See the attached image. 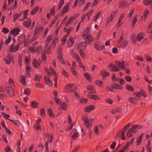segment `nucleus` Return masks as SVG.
<instances>
[{
  "mask_svg": "<svg viewBox=\"0 0 152 152\" xmlns=\"http://www.w3.org/2000/svg\"><path fill=\"white\" fill-rule=\"evenodd\" d=\"M137 131L138 129L137 126L133 125L132 127L128 130L127 133V135L128 137H130L132 136V134H135Z\"/></svg>",
  "mask_w": 152,
  "mask_h": 152,
  "instance_id": "f257e3e1",
  "label": "nucleus"
},
{
  "mask_svg": "<svg viewBox=\"0 0 152 152\" xmlns=\"http://www.w3.org/2000/svg\"><path fill=\"white\" fill-rule=\"evenodd\" d=\"M117 12V11L113 12L111 13V15L107 18L106 22V25H108L109 23L112 21L113 18L116 16Z\"/></svg>",
  "mask_w": 152,
  "mask_h": 152,
  "instance_id": "f03ea898",
  "label": "nucleus"
},
{
  "mask_svg": "<svg viewBox=\"0 0 152 152\" xmlns=\"http://www.w3.org/2000/svg\"><path fill=\"white\" fill-rule=\"evenodd\" d=\"M84 124L88 128L91 127V119L87 117H85L83 118Z\"/></svg>",
  "mask_w": 152,
  "mask_h": 152,
  "instance_id": "7ed1b4c3",
  "label": "nucleus"
},
{
  "mask_svg": "<svg viewBox=\"0 0 152 152\" xmlns=\"http://www.w3.org/2000/svg\"><path fill=\"white\" fill-rule=\"evenodd\" d=\"M42 29V28L41 27H38L36 28L34 32V37L32 39V41H33L37 39V38L38 36L37 34L39 32V31H41Z\"/></svg>",
  "mask_w": 152,
  "mask_h": 152,
  "instance_id": "20e7f679",
  "label": "nucleus"
},
{
  "mask_svg": "<svg viewBox=\"0 0 152 152\" xmlns=\"http://www.w3.org/2000/svg\"><path fill=\"white\" fill-rule=\"evenodd\" d=\"M6 89L7 91V93L9 94L10 96H13L14 95L15 93L13 89L9 86H7L6 88Z\"/></svg>",
  "mask_w": 152,
  "mask_h": 152,
  "instance_id": "39448f33",
  "label": "nucleus"
},
{
  "mask_svg": "<svg viewBox=\"0 0 152 152\" xmlns=\"http://www.w3.org/2000/svg\"><path fill=\"white\" fill-rule=\"evenodd\" d=\"M66 88L67 91H74L76 89L75 86L73 84H68L66 86Z\"/></svg>",
  "mask_w": 152,
  "mask_h": 152,
  "instance_id": "423d86ee",
  "label": "nucleus"
},
{
  "mask_svg": "<svg viewBox=\"0 0 152 152\" xmlns=\"http://www.w3.org/2000/svg\"><path fill=\"white\" fill-rule=\"evenodd\" d=\"M88 93H95L96 92L94 87L92 85H88L87 87Z\"/></svg>",
  "mask_w": 152,
  "mask_h": 152,
  "instance_id": "0eeeda50",
  "label": "nucleus"
},
{
  "mask_svg": "<svg viewBox=\"0 0 152 152\" xmlns=\"http://www.w3.org/2000/svg\"><path fill=\"white\" fill-rule=\"evenodd\" d=\"M20 31V30L18 28H15L14 29H12L10 31V33L12 35H13L14 36H16Z\"/></svg>",
  "mask_w": 152,
  "mask_h": 152,
  "instance_id": "6e6552de",
  "label": "nucleus"
},
{
  "mask_svg": "<svg viewBox=\"0 0 152 152\" xmlns=\"http://www.w3.org/2000/svg\"><path fill=\"white\" fill-rule=\"evenodd\" d=\"M20 46V44H17L16 46L14 45H12L10 47V50L12 52H14L17 51L19 48Z\"/></svg>",
  "mask_w": 152,
  "mask_h": 152,
  "instance_id": "1a4fd4ad",
  "label": "nucleus"
},
{
  "mask_svg": "<svg viewBox=\"0 0 152 152\" xmlns=\"http://www.w3.org/2000/svg\"><path fill=\"white\" fill-rule=\"evenodd\" d=\"M85 39V43L86 44H89L92 42L94 39L91 35L87 36V37L83 38Z\"/></svg>",
  "mask_w": 152,
  "mask_h": 152,
  "instance_id": "9d476101",
  "label": "nucleus"
},
{
  "mask_svg": "<svg viewBox=\"0 0 152 152\" xmlns=\"http://www.w3.org/2000/svg\"><path fill=\"white\" fill-rule=\"evenodd\" d=\"M90 35L89 28L88 27H87L84 31L82 37L83 38L84 37H87V36Z\"/></svg>",
  "mask_w": 152,
  "mask_h": 152,
  "instance_id": "9b49d317",
  "label": "nucleus"
},
{
  "mask_svg": "<svg viewBox=\"0 0 152 152\" xmlns=\"http://www.w3.org/2000/svg\"><path fill=\"white\" fill-rule=\"evenodd\" d=\"M70 4V2H69L66 4L62 11V14L61 15H63L68 11V9L69 7V5Z\"/></svg>",
  "mask_w": 152,
  "mask_h": 152,
  "instance_id": "f8f14e48",
  "label": "nucleus"
},
{
  "mask_svg": "<svg viewBox=\"0 0 152 152\" xmlns=\"http://www.w3.org/2000/svg\"><path fill=\"white\" fill-rule=\"evenodd\" d=\"M13 57L10 54H8L7 57L4 58V60L7 64H9L11 62Z\"/></svg>",
  "mask_w": 152,
  "mask_h": 152,
  "instance_id": "ddd939ff",
  "label": "nucleus"
},
{
  "mask_svg": "<svg viewBox=\"0 0 152 152\" xmlns=\"http://www.w3.org/2000/svg\"><path fill=\"white\" fill-rule=\"evenodd\" d=\"M108 66L109 68H112L111 71L113 72H117L120 71V69H118L114 65H113L112 64H109L108 65Z\"/></svg>",
  "mask_w": 152,
  "mask_h": 152,
  "instance_id": "4468645a",
  "label": "nucleus"
},
{
  "mask_svg": "<svg viewBox=\"0 0 152 152\" xmlns=\"http://www.w3.org/2000/svg\"><path fill=\"white\" fill-rule=\"evenodd\" d=\"M86 44L85 42H83L79 43L77 45V47L80 49H85L86 48Z\"/></svg>",
  "mask_w": 152,
  "mask_h": 152,
  "instance_id": "2eb2a0df",
  "label": "nucleus"
},
{
  "mask_svg": "<svg viewBox=\"0 0 152 152\" xmlns=\"http://www.w3.org/2000/svg\"><path fill=\"white\" fill-rule=\"evenodd\" d=\"M41 61L40 59H39L38 62L35 59H34L33 60V64L34 66L36 68H38L39 66H40V64L41 63Z\"/></svg>",
  "mask_w": 152,
  "mask_h": 152,
  "instance_id": "dca6fc26",
  "label": "nucleus"
},
{
  "mask_svg": "<svg viewBox=\"0 0 152 152\" xmlns=\"http://www.w3.org/2000/svg\"><path fill=\"white\" fill-rule=\"evenodd\" d=\"M124 61H122V62H120V61H119L115 62V64L117 66L121 68L125 69V67L124 65Z\"/></svg>",
  "mask_w": 152,
  "mask_h": 152,
  "instance_id": "f3484780",
  "label": "nucleus"
},
{
  "mask_svg": "<svg viewBox=\"0 0 152 152\" xmlns=\"http://www.w3.org/2000/svg\"><path fill=\"white\" fill-rule=\"evenodd\" d=\"M118 5L119 7L122 8L124 7L127 6L128 4L126 1H121L119 2Z\"/></svg>",
  "mask_w": 152,
  "mask_h": 152,
  "instance_id": "a211bd4d",
  "label": "nucleus"
},
{
  "mask_svg": "<svg viewBox=\"0 0 152 152\" xmlns=\"http://www.w3.org/2000/svg\"><path fill=\"white\" fill-rule=\"evenodd\" d=\"M96 50H100L103 48V46L99 43H96L94 44Z\"/></svg>",
  "mask_w": 152,
  "mask_h": 152,
  "instance_id": "6ab92c4d",
  "label": "nucleus"
},
{
  "mask_svg": "<svg viewBox=\"0 0 152 152\" xmlns=\"http://www.w3.org/2000/svg\"><path fill=\"white\" fill-rule=\"evenodd\" d=\"M72 56L73 57L75 58L79 64L81 63L80 59L79 56L77 55L75 53H71Z\"/></svg>",
  "mask_w": 152,
  "mask_h": 152,
  "instance_id": "aec40b11",
  "label": "nucleus"
},
{
  "mask_svg": "<svg viewBox=\"0 0 152 152\" xmlns=\"http://www.w3.org/2000/svg\"><path fill=\"white\" fill-rule=\"evenodd\" d=\"M74 42V41L73 38L71 37H70L67 42L68 46L71 47L73 45Z\"/></svg>",
  "mask_w": 152,
  "mask_h": 152,
  "instance_id": "412c9836",
  "label": "nucleus"
},
{
  "mask_svg": "<svg viewBox=\"0 0 152 152\" xmlns=\"http://www.w3.org/2000/svg\"><path fill=\"white\" fill-rule=\"evenodd\" d=\"M25 36L24 34H21L18 37V41L21 44L25 40Z\"/></svg>",
  "mask_w": 152,
  "mask_h": 152,
  "instance_id": "4be33fe9",
  "label": "nucleus"
},
{
  "mask_svg": "<svg viewBox=\"0 0 152 152\" xmlns=\"http://www.w3.org/2000/svg\"><path fill=\"white\" fill-rule=\"evenodd\" d=\"M112 87L113 89H115L122 90L123 89V88L121 85L116 83L113 84L112 85Z\"/></svg>",
  "mask_w": 152,
  "mask_h": 152,
  "instance_id": "5701e85b",
  "label": "nucleus"
},
{
  "mask_svg": "<svg viewBox=\"0 0 152 152\" xmlns=\"http://www.w3.org/2000/svg\"><path fill=\"white\" fill-rule=\"evenodd\" d=\"M144 37V33L140 32L137 36V39L139 41H140Z\"/></svg>",
  "mask_w": 152,
  "mask_h": 152,
  "instance_id": "b1692460",
  "label": "nucleus"
},
{
  "mask_svg": "<svg viewBox=\"0 0 152 152\" xmlns=\"http://www.w3.org/2000/svg\"><path fill=\"white\" fill-rule=\"evenodd\" d=\"M143 133H142L141 134V135L138 137L137 138V145H140L142 141V138L143 136Z\"/></svg>",
  "mask_w": 152,
  "mask_h": 152,
  "instance_id": "393cba45",
  "label": "nucleus"
},
{
  "mask_svg": "<svg viewBox=\"0 0 152 152\" xmlns=\"http://www.w3.org/2000/svg\"><path fill=\"white\" fill-rule=\"evenodd\" d=\"M31 22V20L30 19H28L26 21H24L23 22V25L28 28L30 26Z\"/></svg>",
  "mask_w": 152,
  "mask_h": 152,
  "instance_id": "a878e982",
  "label": "nucleus"
},
{
  "mask_svg": "<svg viewBox=\"0 0 152 152\" xmlns=\"http://www.w3.org/2000/svg\"><path fill=\"white\" fill-rule=\"evenodd\" d=\"M119 43L123 48H125L127 46L128 42L126 40H123V41L120 42Z\"/></svg>",
  "mask_w": 152,
  "mask_h": 152,
  "instance_id": "bb28decb",
  "label": "nucleus"
},
{
  "mask_svg": "<svg viewBox=\"0 0 152 152\" xmlns=\"http://www.w3.org/2000/svg\"><path fill=\"white\" fill-rule=\"evenodd\" d=\"M60 105L61 106L62 108V109L65 110H66L68 106V104L64 102H61Z\"/></svg>",
  "mask_w": 152,
  "mask_h": 152,
  "instance_id": "cd10ccee",
  "label": "nucleus"
},
{
  "mask_svg": "<svg viewBox=\"0 0 152 152\" xmlns=\"http://www.w3.org/2000/svg\"><path fill=\"white\" fill-rule=\"evenodd\" d=\"M94 108V107L93 106H90L86 107L85 109V110L86 112H89Z\"/></svg>",
  "mask_w": 152,
  "mask_h": 152,
  "instance_id": "c85d7f7f",
  "label": "nucleus"
},
{
  "mask_svg": "<svg viewBox=\"0 0 152 152\" xmlns=\"http://www.w3.org/2000/svg\"><path fill=\"white\" fill-rule=\"evenodd\" d=\"M28 10H26L25 11H23V19H20L19 20V21H23V20L24 19H26L27 16V14L28 13Z\"/></svg>",
  "mask_w": 152,
  "mask_h": 152,
  "instance_id": "c756f323",
  "label": "nucleus"
},
{
  "mask_svg": "<svg viewBox=\"0 0 152 152\" xmlns=\"http://www.w3.org/2000/svg\"><path fill=\"white\" fill-rule=\"evenodd\" d=\"M137 21V16H136L134 18L131 23L132 27L134 28L135 26V24Z\"/></svg>",
  "mask_w": 152,
  "mask_h": 152,
  "instance_id": "7c9ffc66",
  "label": "nucleus"
},
{
  "mask_svg": "<svg viewBox=\"0 0 152 152\" xmlns=\"http://www.w3.org/2000/svg\"><path fill=\"white\" fill-rule=\"evenodd\" d=\"M45 80L46 83L49 86H51L52 83V82L50 80L49 78L48 77L45 76Z\"/></svg>",
  "mask_w": 152,
  "mask_h": 152,
  "instance_id": "2f4dec72",
  "label": "nucleus"
},
{
  "mask_svg": "<svg viewBox=\"0 0 152 152\" xmlns=\"http://www.w3.org/2000/svg\"><path fill=\"white\" fill-rule=\"evenodd\" d=\"M52 39V37L51 35H49L47 37V40L45 42V45L47 46L49 43L50 41Z\"/></svg>",
  "mask_w": 152,
  "mask_h": 152,
  "instance_id": "473e14b6",
  "label": "nucleus"
},
{
  "mask_svg": "<svg viewBox=\"0 0 152 152\" xmlns=\"http://www.w3.org/2000/svg\"><path fill=\"white\" fill-rule=\"evenodd\" d=\"M72 27L70 28L69 29H67L66 27L64 29V31L65 32H67V34L68 35V36L69 35L70 33L72 30Z\"/></svg>",
  "mask_w": 152,
  "mask_h": 152,
  "instance_id": "72a5a7b5",
  "label": "nucleus"
},
{
  "mask_svg": "<svg viewBox=\"0 0 152 152\" xmlns=\"http://www.w3.org/2000/svg\"><path fill=\"white\" fill-rule=\"evenodd\" d=\"M87 97L93 99L94 100H97L98 98V96L95 95H88L87 96Z\"/></svg>",
  "mask_w": 152,
  "mask_h": 152,
  "instance_id": "f704fd0d",
  "label": "nucleus"
},
{
  "mask_svg": "<svg viewBox=\"0 0 152 152\" xmlns=\"http://www.w3.org/2000/svg\"><path fill=\"white\" fill-rule=\"evenodd\" d=\"M136 99L135 98L130 97L129 98V100L130 102L134 104H135L137 102Z\"/></svg>",
  "mask_w": 152,
  "mask_h": 152,
  "instance_id": "c9c22d12",
  "label": "nucleus"
},
{
  "mask_svg": "<svg viewBox=\"0 0 152 152\" xmlns=\"http://www.w3.org/2000/svg\"><path fill=\"white\" fill-rule=\"evenodd\" d=\"M51 47H51V46L50 47H49L48 46H46L45 45V50L46 53L48 54L50 53Z\"/></svg>",
  "mask_w": 152,
  "mask_h": 152,
  "instance_id": "e433bc0d",
  "label": "nucleus"
},
{
  "mask_svg": "<svg viewBox=\"0 0 152 152\" xmlns=\"http://www.w3.org/2000/svg\"><path fill=\"white\" fill-rule=\"evenodd\" d=\"M125 87L128 90L132 92L134 91V88L131 86L126 85L125 86Z\"/></svg>",
  "mask_w": 152,
  "mask_h": 152,
  "instance_id": "4c0bfd02",
  "label": "nucleus"
},
{
  "mask_svg": "<svg viewBox=\"0 0 152 152\" xmlns=\"http://www.w3.org/2000/svg\"><path fill=\"white\" fill-rule=\"evenodd\" d=\"M84 76L89 81L91 80V78L89 74L88 73H86L84 74Z\"/></svg>",
  "mask_w": 152,
  "mask_h": 152,
  "instance_id": "58836bf2",
  "label": "nucleus"
},
{
  "mask_svg": "<svg viewBox=\"0 0 152 152\" xmlns=\"http://www.w3.org/2000/svg\"><path fill=\"white\" fill-rule=\"evenodd\" d=\"M39 9V7H36L34 8L31 11V14L32 15H34L37 12Z\"/></svg>",
  "mask_w": 152,
  "mask_h": 152,
  "instance_id": "ea45409f",
  "label": "nucleus"
},
{
  "mask_svg": "<svg viewBox=\"0 0 152 152\" xmlns=\"http://www.w3.org/2000/svg\"><path fill=\"white\" fill-rule=\"evenodd\" d=\"M38 103L35 101H33L31 103V107L33 108H36L37 107Z\"/></svg>",
  "mask_w": 152,
  "mask_h": 152,
  "instance_id": "a19ab883",
  "label": "nucleus"
},
{
  "mask_svg": "<svg viewBox=\"0 0 152 152\" xmlns=\"http://www.w3.org/2000/svg\"><path fill=\"white\" fill-rule=\"evenodd\" d=\"M140 91H139V92H134L133 93V94L136 96V97H137V98H136L137 100L140 99V96L141 95L140 94Z\"/></svg>",
  "mask_w": 152,
  "mask_h": 152,
  "instance_id": "79ce46f5",
  "label": "nucleus"
},
{
  "mask_svg": "<svg viewBox=\"0 0 152 152\" xmlns=\"http://www.w3.org/2000/svg\"><path fill=\"white\" fill-rule=\"evenodd\" d=\"M48 111V113L50 117H53L54 116V115L53 113V112L51 108L49 109Z\"/></svg>",
  "mask_w": 152,
  "mask_h": 152,
  "instance_id": "37998d69",
  "label": "nucleus"
},
{
  "mask_svg": "<svg viewBox=\"0 0 152 152\" xmlns=\"http://www.w3.org/2000/svg\"><path fill=\"white\" fill-rule=\"evenodd\" d=\"M68 37V35H66L62 38L61 39L62 44H64L66 42V39Z\"/></svg>",
  "mask_w": 152,
  "mask_h": 152,
  "instance_id": "c03bdc74",
  "label": "nucleus"
},
{
  "mask_svg": "<svg viewBox=\"0 0 152 152\" xmlns=\"http://www.w3.org/2000/svg\"><path fill=\"white\" fill-rule=\"evenodd\" d=\"M20 81L22 82L23 85H25L26 84V79L25 77L23 76H21Z\"/></svg>",
  "mask_w": 152,
  "mask_h": 152,
  "instance_id": "a18cd8bd",
  "label": "nucleus"
},
{
  "mask_svg": "<svg viewBox=\"0 0 152 152\" xmlns=\"http://www.w3.org/2000/svg\"><path fill=\"white\" fill-rule=\"evenodd\" d=\"M149 13V11L148 10H146L144 12L143 16L142 17H144L146 18L148 15Z\"/></svg>",
  "mask_w": 152,
  "mask_h": 152,
  "instance_id": "49530a36",
  "label": "nucleus"
},
{
  "mask_svg": "<svg viewBox=\"0 0 152 152\" xmlns=\"http://www.w3.org/2000/svg\"><path fill=\"white\" fill-rule=\"evenodd\" d=\"M93 12L94 10H91L87 14V19L88 20H89L90 17L93 14Z\"/></svg>",
  "mask_w": 152,
  "mask_h": 152,
  "instance_id": "de8ad7c7",
  "label": "nucleus"
},
{
  "mask_svg": "<svg viewBox=\"0 0 152 152\" xmlns=\"http://www.w3.org/2000/svg\"><path fill=\"white\" fill-rule=\"evenodd\" d=\"M41 75L39 74L36 75L35 76V80L37 82H39Z\"/></svg>",
  "mask_w": 152,
  "mask_h": 152,
  "instance_id": "09e8293b",
  "label": "nucleus"
},
{
  "mask_svg": "<svg viewBox=\"0 0 152 152\" xmlns=\"http://www.w3.org/2000/svg\"><path fill=\"white\" fill-rule=\"evenodd\" d=\"M120 110V108H117L114 110H112L111 112L112 114H115L118 112Z\"/></svg>",
  "mask_w": 152,
  "mask_h": 152,
  "instance_id": "8fccbe9b",
  "label": "nucleus"
},
{
  "mask_svg": "<svg viewBox=\"0 0 152 152\" xmlns=\"http://www.w3.org/2000/svg\"><path fill=\"white\" fill-rule=\"evenodd\" d=\"M62 48L61 46H59L58 48V56H62Z\"/></svg>",
  "mask_w": 152,
  "mask_h": 152,
  "instance_id": "3c124183",
  "label": "nucleus"
},
{
  "mask_svg": "<svg viewBox=\"0 0 152 152\" xmlns=\"http://www.w3.org/2000/svg\"><path fill=\"white\" fill-rule=\"evenodd\" d=\"M140 91L141 92L140 94L142 96L144 97H147L146 93L143 89H141Z\"/></svg>",
  "mask_w": 152,
  "mask_h": 152,
  "instance_id": "603ef678",
  "label": "nucleus"
},
{
  "mask_svg": "<svg viewBox=\"0 0 152 152\" xmlns=\"http://www.w3.org/2000/svg\"><path fill=\"white\" fill-rule=\"evenodd\" d=\"M80 54L81 57L84 58L85 57V53L84 51L82 49H80L79 50Z\"/></svg>",
  "mask_w": 152,
  "mask_h": 152,
  "instance_id": "864d4df0",
  "label": "nucleus"
},
{
  "mask_svg": "<svg viewBox=\"0 0 152 152\" xmlns=\"http://www.w3.org/2000/svg\"><path fill=\"white\" fill-rule=\"evenodd\" d=\"M58 42V39L57 38H55L54 40L53 41L52 43L51 44V47H54L56 43Z\"/></svg>",
  "mask_w": 152,
  "mask_h": 152,
  "instance_id": "5fc2aeb1",
  "label": "nucleus"
},
{
  "mask_svg": "<svg viewBox=\"0 0 152 152\" xmlns=\"http://www.w3.org/2000/svg\"><path fill=\"white\" fill-rule=\"evenodd\" d=\"M58 59L59 61H60L63 64H64L65 62L62 57V56H58Z\"/></svg>",
  "mask_w": 152,
  "mask_h": 152,
  "instance_id": "6e6d98bb",
  "label": "nucleus"
},
{
  "mask_svg": "<svg viewBox=\"0 0 152 152\" xmlns=\"http://www.w3.org/2000/svg\"><path fill=\"white\" fill-rule=\"evenodd\" d=\"M48 138L50 139L49 142H51L53 139V135L51 134H48Z\"/></svg>",
  "mask_w": 152,
  "mask_h": 152,
  "instance_id": "4d7b16f0",
  "label": "nucleus"
},
{
  "mask_svg": "<svg viewBox=\"0 0 152 152\" xmlns=\"http://www.w3.org/2000/svg\"><path fill=\"white\" fill-rule=\"evenodd\" d=\"M148 29L149 30L151 29L150 31L149 32L150 33H152V22H151L149 24L148 27Z\"/></svg>",
  "mask_w": 152,
  "mask_h": 152,
  "instance_id": "13d9d810",
  "label": "nucleus"
},
{
  "mask_svg": "<svg viewBox=\"0 0 152 152\" xmlns=\"http://www.w3.org/2000/svg\"><path fill=\"white\" fill-rule=\"evenodd\" d=\"M2 31L4 33L6 34L9 32V30L7 28L4 27L2 29Z\"/></svg>",
  "mask_w": 152,
  "mask_h": 152,
  "instance_id": "bf43d9fd",
  "label": "nucleus"
},
{
  "mask_svg": "<svg viewBox=\"0 0 152 152\" xmlns=\"http://www.w3.org/2000/svg\"><path fill=\"white\" fill-rule=\"evenodd\" d=\"M11 39V37L10 36H9L8 38L6 39L5 41V42L7 44H8L10 42Z\"/></svg>",
  "mask_w": 152,
  "mask_h": 152,
  "instance_id": "052dcab7",
  "label": "nucleus"
},
{
  "mask_svg": "<svg viewBox=\"0 0 152 152\" xmlns=\"http://www.w3.org/2000/svg\"><path fill=\"white\" fill-rule=\"evenodd\" d=\"M30 90L29 88H26L25 90L24 94L27 95H28L30 94Z\"/></svg>",
  "mask_w": 152,
  "mask_h": 152,
  "instance_id": "680f3d73",
  "label": "nucleus"
},
{
  "mask_svg": "<svg viewBox=\"0 0 152 152\" xmlns=\"http://www.w3.org/2000/svg\"><path fill=\"white\" fill-rule=\"evenodd\" d=\"M94 130L95 134H98L99 132L98 126H95L94 128Z\"/></svg>",
  "mask_w": 152,
  "mask_h": 152,
  "instance_id": "e2e57ef3",
  "label": "nucleus"
},
{
  "mask_svg": "<svg viewBox=\"0 0 152 152\" xmlns=\"http://www.w3.org/2000/svg\"><path fill=\"white\" fill-rule=\"evenodd\" d=\"M79 134L77 132H75L73 134L72 136V138L73 139H75V138L79 136Z\"/></svg>",
  "mask_w": 152,
  "mask_h": 152,
  "instance_id": "0e129e2a",
  "label": "nucleus"
},
{
  "mask_svg": "<svg viewBox=\"0 0 152 152\" xmlns=\"http://www.w3.org/2000/svg\"><path fill=\"white\" fill-rule=\"evenodd\" d=\"M135 58L137 60L140 61H143V59L142 57L140 56H136Z\"/></svg>",
  "mask_w": 152,
  "mask_h": 152,
  "instance_id": "69168bd1",
  "label": "nucleus"
},
{
  "mask_svg": "<svg viewBox=\"0 0 152 152\" xmlns=\"http://www.w3.org/2000/svg\"><path fill=\"white\" fill-rule=\"evenodd\" d=\"M1 114L5 118H8L10 117V116L9 115L3 112L1 113Z\"/></svg>",
  "mask_w": 152,
  "mask_h": 152,
  "instance_id": "338daca9",
  "label": "nucleus"
},
{
  "mask_svg": "<svg viewBox=\"0 0 152 152\" xmlns=\"http://www.w3.org/2000/svg\"><path fill=\"white\" fill-rule=\"evenodd\" d=\"M12 149L8 146L5 149V152H12Z\"/></svg>",
  "mask_w": 152,
  "mask_h": 152,
  "instance_id": "774afa93",
  "label": "nucleus"
}]
</instances>
